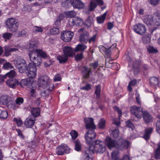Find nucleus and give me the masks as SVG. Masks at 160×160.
I'll return each instance as SVG.
<instances>
[{
  "instance_id": "obj_1",
  "label": "nucleus",
  "mask_w": 160,
  "mask_h": 160,
  "mask_svg": "<svg viewBox=\"0 0 160 160\" xmlns=\"http://www.w3.org/2000/svg\"><path fill=\"white\" fill-rule=\"evenodd\" d=\"M85 126L88 131L86 133L85 135V138L87 143L90 145L93 142L94 139L95 138L96 134L94 129L96 128V126L94 123L93 120L92 118H86L84 119Z\"/></svg>"
},
{
  "instance_id": "obj_2",
  "label": "nucleus",
  "mask_w": 160,
  "mask_h": 160,
  "mask_svg": "<svg viewBox=\"0 0 160 160\" xmlns=\"http://www.w3.org/2000/svg\"><path fill=\"white\" fill-rule=\"evenodd\" d=\"M28 56L30 61L33 64L37 66H40L42 63V58L45 59L48 57L46 52L40 49H37L35 51H31Z\"/></svg>"
},
{
  "instance_id": "obj_3",
  "label": "nucleus",
  "mask_w": 160,
  "mask_h": 160,
  "mask_svg": "<svg viewBox=\"0 0 160 160\" xmlns=\"http://www.w3.org/2000/svg\"><path fill=\"white\" fill-rule=\"evenodd\" d=\"M105 144L110 149L115 147L118 149L122 150L124 148H128L130 145V142L128 141L121 139L117 142L108 137L106 138Z\"/></svg>"
},
{
  "instance_id": "obj_4",
  "label": "nucleus",
  "mask_w": 160,
  "mask_h": 160,
  "mask_svg": "<svg viewBox=\"0 0 160 160\" xmlns=\"http://www.w3.org/2000/svg\"><path fill=\"white\" fill-rule=\"evenodd\" d=\"M88 148L90 152L93 154L95 152L102 153L106 150L105 144L102 142L98 140L93 142Z\"/></svg>"
},
{
  "instance_id": "obj_5",
  "label": "nucleus",
  "mask_w": 160,
  "mask_h": 160,
  "mask_svg": "<svg viewBox=\"0 0 160 160\" xmlns=\"http://www.w3.org/2000/svg\"><path fill=\"white\" fill-rule=\"evenodd\" d=\"M38 85L39 87L49 90H53L54 88V84L51 83L49 78L47 76H44L38 78Z\"/></svg>"
},
{
  "instance_id": "obj_6",
  "label": "nucleus",
  "mask_w": 160,
  "mask_h": 160,
  "mask_svg": "<svg viewBox=\"0 0 160 160\" xmlns=\"http://www.w3.org/2000/svg\"><path fill=\"white\" fill-rule=\"evenodd\" d=\"M6 24L10 31L12 32H16L15 33L16 36L18 37L22 35V32H17L18 27V24L16 19L13 18H8L7 20Z\"/></svg>"
},
{
  "instance_id": "obj_7",
  "label": "nucleus",
  "mask_w": 160,
  "mask_h": 160,
  "mask_svg": "<svg viewBox=\"0 0 160 160\" xmlns=\"http://www.w3.org/2000/svg\"><path fill=\"white\" fill-rule=\"evenodd\" d=\"M130 111L132 115L136 118L141 119L142 117L144 111L141 108L133 106L131 107Z\"/></svg>"
},
{
  "instance_id": "obj_8",
  "label": "nucleus",
  "mask_w": 160,
  "mask_h": 160,
  "mask_svg": "<svg viewBox=\"0 0 160 160\" xmlns=\"http://www.w3.org/2000/svg\"><path fill=\"white\" fill-rule=\"evenodd\" d=\"M83 24L82 20L79 17L74 18H70L68 22L67 26L71 27L74 25L77 26H82Z\"/></svg>"
},
{
  "instance_id": "obj_9",
  "label": "nucleus",
  "mask_w": 160,
  "mask_h": 160,
  "mask_svg": "<svg viewBox=\"0 0 160 160\" xmlns=\"http://www.w3.org/2000/svg\"><path fill=\"white\" fill-rule=\"evenodd\" d=\"M70 151V148L66 144H61L57 148L56 153L58 155H62L64 153H69Z\"/></svg>"
},
{
  "instance_id": "obj_10",
  "label": "nucleus",
  "mask_w": 160,
  "mask_h": 160,
  "mask_svg": "<svg viewBox=\"0 0 160 160\" xmlns=\"http://www.w3.org/2000/svg\"><path fill=\"white\" fill-rule=\"evenodd\" d=\"M74 35L73 32L71 31H66L62 32L61 34V38L65 42L70 41Z\"/></svg>"
},
{
  "instance_id": "obj_11",
  "label": "nucleus",
  "mask_w": 160,
  "mask_h": 160,
  "mask_svg": "<svg viewBox=\"0 0 160 160\" xmlns=\"http://www.w3.org/2000/svg\"><path fill=\"white\" fill-rule=\"evenodd\" d=\"M133 30L137 33L142 35L146 32L145 26L142 24L139 23L134 26Z\"/></svg>"
},
{
  "instance_id": "obj_12",
  "label": "nucleus",
  "mask_w": 160,
  "mask_h": 160,
  "mask_svg": "<svg viewBox=\"0 0 160 160\" xmlns=\"http://www.w3.org/2000/svg\"><path fill=\"white\" fill-rule=\"evenodd\" d=\"M35 118L32 115H30L24 122L25 126L27 128H32L34 125Z\"/></svg>"
},
{
  "instance_id": "obj_13",
  "label": "nucleus",
  "mask_w": 160,
  "mask_h": 160,
  "mask_svg": "<svg viewBox=\"0 0 160 160\" xmlns=\"http://www.w3.org/2000/svg\"><path fill=\"white\" fill-rule=\"evenodd\" d=\"M103 4L102 0H91L89 5V11H92L97 7V5L102 6Z\"/></svg>"
},
{
  "instance_id": "obj_14",
  "label": "nucleus",
  "mask_w": 160,
  "mask_h": 160,
  "mask_svg": "<svg viewBox=\"0 0 160 160\" xmlns=\"http://www.w3.org/2000/svg\"><path fill=\"white\" fill-rule=\"evenodd\" d=\"M6 83L7 86L12 88H15L16 86H18L19 84L18 81L17 79L12 77L8 79Z\"/></svg>"
},
{
  "instance_id": "obj_15",
  "label": "nucleus",
  "mask_w": 160,
  "mask_h": 160,
  "mask_svg": "<svg viewBox=\"0 0 160 160\" xmlns=\"http://www.w3.org/2000/svg\"><path fill=\"white\" fill-rule=\"evenodd\" d=\"M70 2L74 8L81 9L84 7V4L80 0H70Z\"/></svg>"
},
{
  "instance_id": "obj_16",
  "label": "nucleus",
  "mask_w": 160,
  "mask_h": 160,
  "mask_svg": "<svg viewBox=\"0 0 160 160\" xmlns=\"http://www.w3.org/2000/svg\"><path fill=\"white\" fill-rule=\"evenodd\" d=\"M143 21L144 23L148 26L155 25V21L152 16L150 15H147L144 17Z\"/></svg>"
},
{
  "instance_id": "obj_17",
  "label": "nucleus",
  "mask_w": 160,
  "mask_h": 160,
  "mask_svg": "<svg viewBox=\"0 0 160 160\" xmlns=\"http://www.w3.org/2000/svg\"><path fill=\"white\" fill-rule=\"evenodd\" d=\"M142 117L144 122L146 124H148L153 121V118L152 115L146 110L144 111Z\"/></svg>"
},
{
  "instance_id": "obj_18",
  "label": "nucleus",
  "mask_w": 160,
  "mask_h": 160,
  "mask_svg": "<svg viewBox=\"0 0 160 160\" xmlns=\"http://www.w3.org/2000/svg\"><path fill=\"white\" fill-rule=\"evenodd\" d=\"M92 73V72L90 69L87 66H84L82 69L81 73L82 77L84 78L87 79L89 78L90 74Z\"/></svg>"
},
{
  "instance_id": "obj_19",
  "label": "nucleus",
  "mask_w": 160,
  "mask_h": 160,
  "mask_svg": "<svg viewBox=\"0 0 160 160\" xmlns=\"http://www.w3.org/2000/svg\"><path fill=\"white\" fill-rule=\"evenodd\" d=\"M63 52L64 55L67 57H72L74 54V50L71 47L65 46L63 48Z\"/></svg>"
},
{
  "instance_id": "obj_20",
  "label": "nucleus",
  "mask_w": 160,
  "mask_h": 160,
  "mask_svg": "<svg viewBox=\"0 0 160 160\" xmlns=\"http://www.w3.org/2000/svg\"><path fill=\"white\" fill-rule=\"evenodd\" d=\"M89 33L86 31L83 32L80 35L79 40L81 43H87L88 41Z\"/></svg>"
},
{
  "instance_id": "obj_21",
  "label": "nucleus",
  "mask_w": 160,
  "mask_h": 160,
  "mask_svg": "<svg viewBox=\"0 0 160 160\" xmlns=\"http://www.w3.org/2000/svg\"><path fill=\"white\" fill-rule=\"evenodd\" d=\"M154 18L155 21V25H160V10H157L154 13Z\"/></svg>"
},
{
  "instance_id": "obj_22",
  "label": "nucleus",
  "mask_w": 160,
  "mask_h": 160,
  "mask_svg": "<svg viewBox=\"0 0 160 160\" xmlns=\"http://www.w3.org/2000/svg\"><path fill=\"white\" fill-rule=\"evenodd\" d=\"M5 54L6 56H8L10 55L11 52H16L18 50L16 48H12L7 46L4 47Z\"/></svg>"
},
{
  "instance_id": "obj_23",
  "label": "nucleus",
  "mask_w": 160,
  "mask_h": 160,
  "mask_svg": "<svg viewBox=\"0 0 160 160\" xmlns=\"http://www.w3.org/2000/svg\"><path fill=\"white\" fill-rule=\"evenodd\" d=\"M152 128H148L145 129L144 134L143 136V138L146 140H148L150 138V136L152 132Z\"/></svg>"
},
{
  "instance_id": "obj_24",
  "label": "nucleus",
  "mask_w": 160,
  "mask_h": 160,
  "mask_svg": "<svg viewBox=\"0 0 160 160\" xmlns=\"http://www.w3.org/2000/svg\"><path fill=\"white\" fill-rule=\"evenodd\" d=\"M90 154H92L93 153L90 152V151L88 150V148H86L83 155L82 157V160H92V159L89 157Z\"/></svg>"
},
{
  "instance_id": "obj_25",
  "label": "nucleus",
  "mask_w": 160,
  "mask_h": 160,
  "mask_svg": "<svg viewBox=\"0 0 160 160\" xmlns=\"http://www.w3.org/2000/svg\"><path fill=\"white\" fill-rule=\"evenodd\" d=\"M150 84L154 86H158L159 84V79L155 77H152L149 79Z\"/></svg>"
},
{
  "instance_id": "obj_26",
  "label": "nucleus",
  "mask_w": 160,
  "mask_h": 160,
  "mask_svg": "<svg viewBox=\"0 0 160 160\" xmlns=\"http://www.w3.org/2000/svg\"><path fill=\"white\" fill-rule=\"evenodd\" d=\"M38 44V42L37 40L34 39H32L30 41L29 43V48H33V50L32 51H35V50L37 49L36 48H37Z\"/></svg>"
},
{
  "instance_id": "obj_27",
  "label": "nucleus",
  "mask_w": 160,
  "mask_h": 160,
  "mask_svg": "<svg viewBox=\"0 0 160 160\" xmlns=\"http://www.w3.org/2000/svg\"><path fill=\"white\" fill-rule=\"evenodd\" d=\"M87 48V46L84 44H79L77 45L74 50L75 52L80 51L81 52H83Z\"/></svg>"
},
{
  "instance_id": "obj_28",
  "label": "nucleus",
  "mask_w": 160,
  "mask_h": 160,
  "mask_svg": "<svg viewBox=\"0 0 160 160\" xmlns=\"http://www.w3.org/2000/svg\"><path fill=\"white\" fill-rule=\"evenodd\" d=\"M57 59L61 63H64L67 62L68 60V57L64 55H61L57 57Z\"/></svg>"
},
{
  "instance_id": "obj_29",
  "label": "nucleus",
  "mask_w": 160,
  "mask_h": 160,
  "mask_svg": "<svg viewBox=\"0 0 160 160\" xmlns=\"http://www.w3.org/2000/svg\"><path fill=\"white\" fill-rule=\"evenodd\" d=\"M40 112V111L39 108H33L31 110V115L35 118L39 115Z\"/></svg>"
},
{
  "instance_id": "obj_30",
  "label": "nucleus",
  "mask_w": 160,
  "mask_h": 160,
  "mask_svg": "<svg viewBox=\"0 0 160 160\" xmlns=\"http://www.w3.org/2000/svg\"><path fill=\"white\" fill-rule=\"evenodd\" d=\"M93 18L91 16H89L85 22V25L88 28H89L93 24Z\"/></svg>"
},
{
  "instance_id": "obj_31",
  "label": "nucleus",
  "mask_w": 160,
  "mask_h": 160,
  "mask_svg": "<svg viewBox=\"0 0 160 160\" xmlns=\"http://www.w3.org/2000/svg\"><path fill=\"white\" fill-rule=\"evenodd\" d=\"M157 146V148L155 150V157L157 159H160V142L158 143Z\"/></svg>"
},
{
  "instance_id": "obj_32",
  "label": "nucleus",
  "mask_w": 160,
  "mask_h": 160,
  "mask_svg": "<svg viewBox=\"0 0 160 160\" xmlns=\"http://www.w3.org/2000/svg\"><path fill=\"white\" fill-rule=\"evenodd\" d=\"M111 159L112 160H121V158L117 151H113L112 152Z\"/></svg>"
},
{
  "instance_id": "obj_33",
  "label": "nucleus",
  "mask_w": 160,
  "mask_h": 160,
  "mask_svg": "<svg viewBox=\"0 0 160 160\" xmlns=\"http://www.w3.org/2000/svg\"><path fill=\"white\" fill-rule=\"evenodd\" d=\"M26 63V61L23 59L18 58L14 62V64L17 68Z\"/></svg>"
},
{
  "instance_id": "obj_34",
  "label": "nucleus",
  "mask_w": 160,
  "mask_h": 160,
  "mask_svg": "<svg viewBox=\"0 0 160 160\" xmlns=\"http://www.w3.org/2000/svg\"><path fill=\"white\" fill-rule=\"evenodd\" d=\"M142 40L144 44H147L150 42L151 38L149 34H146L143 36Z\"/></svg>"
},
{
  "instance_id": "obj_35",
  "label": "nucleus",
  "mask_w": 160,
  "mask_h": 160,
  "mask_svg": "<svg viewBox=\"0 0 160 160\" xmlns=\"http://www.w3.org/2000/svg\"><path fill=\"white\" fill-rule=\"evenodd\" d=\"M36 66H37L35 65L34 64L30 63H29L28 65V66L27 70V71H32V72L34 71L35 72H36L37 69Z\"/></svg>"
},
{
  "instance_id": "obj_36",
  "label": "nucleus",
  "mask_w": 160,
  "mask_h": 160,
  "mask_svg": "<svg viewBox=\"0 0 160 160\" xmlns=\"http://www.w3.org/2000/svg\"><path fill=\"white\" fill-rule=\"evenodd\" d=\"M106 15L107 12H105L101 16L97 17V20L98 23H101L103 22L105 19Z\"/></svg>"
},
{
  "instance_id": "obj_37",
  "label": "nucleus",
  "mask_w": 160,
  "mask_h": 160,
  "mask_svg": "<svg viewBox=\"0 0 160 160\" xmlns=\"http://www.w3.org/2000/svg\"><path fill=\"white\" fill-rule=\"evenodd\" d=\"M19 71L20 73H23L27 71L28 67L26 63L17 68Z\"/></svg>"
},
{
  "instance_id": "obj_38",
  "label": "nucleus",
  "mask_w": 160,
  "mask_h": 160,
  "mask_svg": "<svg viewBox=\"0 0 160 160\" xmlns=\"http://www.w3.org/2000/svg\"><path fill=\"white\" fill-rule=\"evenodd\" d=\"M81 145L80 141L77 140L75 142V149L77 151H79L81 150Z\"/></svg>"
},
{
  "instance_id": "obj_39",
  "label": "nucleus",
  "mask_w": 160,
  "mask_h": 160,
  "mask_svg": "<svg viewBox=\"0 0 160 160\" xmlns=\"http://www.w3.org/2000/svg\"><path fill=\"white\" fill-rule=\"evenodd\" d=\"M76 14V12L74 11H67L65 12V15L67 17L70 18L74 17Z\"/></svg>"
},
{
  "instance_id": "obj_40",
  "label": "nucleus",
  "mask_w": 160,
  "mask_h": 160,
  "mask_svg": "<svg viewBox=\"0 0 160 160\" xmlns=\"http://www.w3.org/2000/svg\"><path fill=\"white\" fill-rule=\"evenodd\" d=\"M148 52L149 53H156L158 52V50L156 48H154L153 47L149 46L147 48Z\"/></svg>"
},
{
  "instance_id": "obj_41",
  "label": "nucleus",
  "mask_w": 160,
  "mask_h": 160,
  "mask_svg": "<svg viewBox=\"0 0 160 160\" xmlns=\"http://www.w3.org/2000/svg\"><path fill=\"white\" fill-rule=\"evenodd\" d=\"M43 31L42 29L38 26H35L33 27L32 32L33 33H37L38 32H42Z\"/></svg>"
},
{
  "instance_id": "obj_42",
  "label": "nucleus",
  "mask_w": 160,
  "mask_h": 160,
  "mask_svg": "<svg viewBox=\"0 0 160 160\" xmlns=\"http://www.w3.org/2000/svg\"><path fill=\"white\" fill-rule=\"evenodd\" d=\"M27 75L28 77L31 78H34L36 76V72L32 71H27Z\"/></svg>"
},
{
  "instance_id": "obj_43",
  "label": "nucleus",
  "mask_w": 160,
  "mask_h": 160,
  "mask_svg": "<svg viewBox=\"0 0 160 160\" xmlns=\"http://www.w3.org/2000/svg\"><path fill=\"white\" fill-rule=\"evenodd\" d=\"M105 120L103 119H101L98 123V128L100 129H103L105 127Z\"/></svg>"
},
{
  "instance_id": "obj_44",
  "label": "nucleus",
  "mask_w": 160,
  "mask_h": 160,
  "mask_svg": "<svg viewBox=\"0 0 160 160\" xmlns=\"http://www.w3.org/2000/svg\"><path fill=\"white\" fill-rule=\"evenodd\" d=\"M13 122L16 123L18 127L21 126L22 124V122L19 118H14L13 120Z\"/></svg>"
},
{
  "instance_id": "obj_45",
  "label": "nucleus",
  "mask_w": 160,
  "mask_h": 160,
  "mask_svg": "<svg viewBox=\"0 0 160 160\" xmlns=\"http://www.w3.org/2000/svg\"><path fill=\"white\" fill-rule=\"evenodd\" d=\"M2 68L5 69H7L12 68L13 67L9 62H5L3 64Z\"/></svg>"
},
{
  "instance_id": "obj_46",
  "label": "nucleus",
  "mask_w": 160,
  "mask_h": 160,
  "mask_svg": "<svg viewBox=\"0 0 160 160\" xmlns=\"http://www.w3.org/2000/svg\"><path fill=\"white\" fill-rule=\"evenodd\" d=\"M101 92V88L100 85H98L96 86L95 91V94L96 95L97 98H99L100 97Z\"/></svg>"
},
{
  "instance_id": "obj_47",
  "label": "nucleus",
  "mask_w": 160,
  "mask_h": 160,
  "mask_svg": "<svg viewBox=\"0 0 160 160\" xmlns=\"http://www.w3.org/2000/svg\"><path fill=\"white\" fill-rule=\"evenodd\" d=\"M50 31L52 34H58L59 33V29L57 28H53L50 29Z\"/></svg>"
},
{
  "instance_id": "obj_48",
  "label": "nucleus",
  "mask_w": 160,
  "mask_h": 160,
  "mask_svg": "<svg viewBox=\"0 0 160 160\" xmlns=\"http://www.w3.org/2000/svg\"><path fill=\"white\" fill-rule=\"evenodd\" d=\"M8 115V113L6 111H2L0 114V118L5 119L7 117Z\"/></svg>"
},
{
  "instance_id": "obj_49",
  "label": "nucleus",
  "mask_w": 160,
  "mask_h": 160,
  "mask_svg": "<svg viewBox=\"0 0 160 160\" xmlns=\"http://www.w3.org/2000/svg\"><path fill=\"white\" fill-rule=\"evenodd\" d=\"M70 134L72 136V139L73 140L76 139L78 137V134L75 130H72Z\"/></svg>"
},
{
  "instance_id": "obj_50",
  "label": "nucleus",
  "mask_w": 160,
  "mask_h": 160,
  "mask_svg": "<svg viewBox=\"0 0 160 160\" xmlns=\"http://www.w3.org/2000/svg\"><path fill=\"white\" fill-rule=\"evenodd\" d=\"M6 74L7 76V77H8L9 78L12 77L14 78V77L16 76V72L14 71L11 70L10 72L7 73Z\"/></svg>"
},
{
  "instance_id": "obj_51",
  "label": "nucleus",
  "mask_w": 160,
  "mask_h": 160,
  "mask_svg": "<svg viewBox=\"0 0 160 160\" xmlns=\"http://www.w3.org/2000/svg\"><path fill=\"white\" fill-rule=\"evenodd\" d=\"M52 90H49L46 89L45 90L42 91L41 92V95L42 97H46L48 96L49 93Z\"/></svg>"
},
{
  "instance_id": "obj_52",
  "label": "nucleus",
  "mask_w": 160,
  "mask_h": 160,
  "mask_svg": "<svg viewBox=\"0 0 160 160\" xmlns=\"http://www.w3.org/2000/svg\"><path fill=\"white\" fill-rule=\"evenodd\" d=\"M119 132L117 128L113 130L112 132V134L114 138H117L119 135Z\"/></svg>"
},
{
  "instance_id": "obj_53",
  "label": "nucleus",
  "mask_w": 160,
  "mask_h": 160,
  "mask_svg": "<svg viewBox=\"0 0 160 160\" xmlns=\"http://www.w3.org/2000/svg\"><path fill=\"white\" fill-rule=\"evenodd\" d=\"M83 58V52L78 54L75 57V60L77 61H79Z\"/></svg>"
},
{
  "instance_id": "obj_54",
  "label": "nucleus",
  "mask_w": 160,
  "mask_h": 160,
  "mask_svg": "<svg viewBox=\"0 0 160 160\" xmlns=\"http://www.w3.org/2000/svg\"><path fill=\"white\" fill-rule=\"evenodd\" d=\"M12 33L9 32H6L3 34L2 37L4 38L9 39L12 37Z\"/></svg>"
},
{
  "instance_id": "obj_55",
  "label": "nucleus",
  "mask_w": 160,
  "mask_h": 160,
  "mask_svg": "<svg viewBox=\"0 0 160 160\" xmlns=\"http://www.w3.org/2000/svg\"><path fill=\"white\" fill-rule=\"evenodd\" d=\"M116 44L115 43L112 46H111L110 48H109L107 49L106 48V50H105V52L103 53L104 54H106L107 55H109L111 52V48L112 47H116Z\"/></svg>"
},
{
  "instance_id": "obj_56",
  "label": "nucleus",
  "mask_w": 160,
  "mask_h": 160,
  "mask_svg": "<svg viewBox=\"0 0 160 160\" xmlns=\"http://www.w3.org/2000/svg\"><path fill=\"white\" fill-rule=\"evenodd\" d=\"M114 110L118 113V118H119L122 115V111L117 106H115L113 108Z\"/></svg>"
},
{
  "instance_id": "obj_57",
  "label": "nucleus",
  "mask_w": 160,
  "mask_h": 160,
  "mask_svg": "<svg viewBox=\"0 0 160 160\" xmlns=\"http://www.w3.org/2000/svg\"><path fill=\"white\" fill-rule=\"evenodd\" d=\"M28 81L27 79H22L20 82H19V84L20 86L23 87L24 86L27 85Z\"/></svg>"
},
{
  "instance_id": "obj_58",
  "label": "nucleus",
  "mask_w": 160,
  "mask_h": 160,
  "mask_svg": "<svg viewBox=\"0 0 160 160\" xmlns=\"http://www.w3.org/2000/svg\"><path fill=\"white\" fill-rule=\"evenodd\" d=\"M62 80L61 75L59 74H57L55 75L53 80L55 82H58L61 81Z\"/></svg>"
},
{
  "instance_id": "obj_59",
  "label": "nucleus",
  "mask_w": 160,
  "mask_h": 160,
  "mask_svg": "<svg viewBox=\"0 0 160 160\" xmlns=\"http://www.w3.org/2000/svg\"><path fill=\"white\" fill-rule=\"evenodd\" d=\"M126 125L127 127L131 128L132 129L134 127V125L130 120H128L126 121Z\"/></svg>"
},
{
  "instance_id": "obj_60",
  "label": "nucleus",
  "mask_w": 160,
  "mask_h": 160,
  "mask_svg": "<svg viewBox=\"0 0 160 160\" xmlns=\"http://www.w3.org/2000/svg\"><path fill=\"white\" fill-rule=\"evenodd\" d=\"M17 104L21 105L23 102V99L22 98H17L15 100Z\"/></svg>"
},
{
  "instance_id": "obj_61",
  "label": "nucleus",
  "mask_w": 160,
  "mask_h": 160,
  "mask_svg": "<svg viewBox=\"0 0 160 160\" xmlns=\"http://www.w3.org/2000/svg\"><path fill=\"white\" fill-rule=\"evenodd\" d=\"M96 38V35H93L92 37H91L89 39H88V42L89 43H93L95 41Z\"/></svg>"
},
{
  "instance_id": "obj_62",
  "label": "nucleus",
  "mask_w": 160,
  "mask_h": 160,
  "mask_svg": "<svg viewBox=\"0 0 160 160\" xmlns=\"http://www.w3.org/2000/svg\"><path fill=\"white\" fill-rule=\"evenodd\" d=\"M133 72L135 74H137L139 72V68L136 67L134 63L133 65Z\"/></svg>"
},
{
  "instance_id": "obj_63",
  "label": "nucleus",
  "mask_w": 160,
  "mask_h": 160,
  "mask_svg": "<svg viewBox=\"0 0 160 160\" xmlns=\"http://www.w3.org/2000/svg\"><path fill=\"white\" fill-rule=\"evenodd\" d=\"M30 96L32 97H35L36 94V90L35 89H32L29 93Z\"/></svg>"
},
{
  "instance_id": "obj_64",
  "label": "nucleus",
  "mask_w": 160,
  "mask_h": 160,
  "mask_svg": "<svg viewBox=\"0 0 160 160\" xmlns=\"http://www.w3.org/2000/svg\"><path fill=\"white\" fill-rule=\"evenodd\" d=\"M22 11L24 13H25L26 12H29L31 10V8L30 7L28 6H26L24 7L22 9Z\"/></svg>"
}]
</instances>
